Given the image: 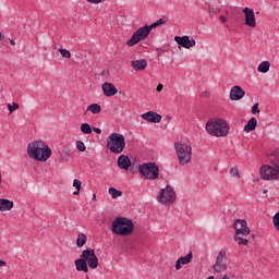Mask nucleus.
Segmentation results:
<instances>
[{
	"label": "nucleus",
	"mask_w": 279,
	"mask_h": 279,
	"mask_svg": "<svg viewBox=\"0 0 279 279\" xmlns=\"http://www.w3.org/2000/svg\"><path fill=\"white\" fill-rule=\"evenodd\" d=\"M4 36H3V33H0V43L1 40H3Z\"/></svg>",
	"instance_id": "49530a36"
},
{
	"label": "nucleus",
	"mask_w": 279,
	"mask_h": 279,
	"mask_svg": "<svg viewBox=\"0 0 279 279\" xmlns=\"http://www.w3.org/2000/svg\"><path fill=\"white\" fill-rule=\"evenodd\" d=\"M131 66L134 69V71H145V69H147V60L140 59L131 61Z\"/></svg>",
	"instance_id": "4be33fe9"
},
{
	"label": "nucleus",
	"mask_w": 279,
	"mask_h": 279,
	"mask_svg": "<svg viewBox=\"0 0 279 279\" xmlns=\"http://www.w3.org/2000/svg\"><path fill=\"white\" fill-rule=\"evenodd\" d=\"M174 151L181 167H184L191 162L193 158V145L191 142L186 140L175 142Z\"/></svg>",
	"instance_id": "7ed1b4c3"
},
{
	"label": "nucleus",
	"mask_w": 279,
	"mask_h": 279,
	"mask_svg": "<svg viewBox=\"0 0 279 279\" xmlns=\"http://www.w3.org/2000/svg\"><path fill=\"white\" fill-rule=\"evenodd\" d=\"M270 163L279 171V150L270 156Z\"/></svg>",
	"instance_id": "c85d7f7f"
},
{
	"label": "nucleus",
	"mask_w": 279,
	"mask_h": 279,
	"mask_svg": "<svg viewBox=\"0 0 279 279\" xmlns=\"http://www.w3.org/2000/svg\"><path fill=\"white\" fill-rule=\"evenodd\" d=\"M256 125H258V120H256V118H251L244 126V132H254Z\"/></svg>",
	"instance_id": "5701e85b"
},
{
	"label": "nucleus",
	"mask_w": 279,
	"mask_h": 279,
	"mask_svg": "<svg viewBox=\"0 0 279 279\" xmlns=\"http://www.w3.org/2000/svg\"><path fill=\"white\" fill-rule=\"evenodd\" d=\"M86 241H88V236L84 233H78L76 238V246L84 247V245H86Z\"/></svg>",
	"instance_id": "a878e982"
},
{
	"label": "nucleus",
	"mask_w": 279,
	"mask_h": 279,
	"mask_svg": "<svg viewBox=\"0 0 279 279\" xmlns=\"http://www.w3.org/2000/svg\"><path fill=\"white\" fill-rule=\"evenodd\" d=\"M245 97V90L239 86L235 85L230 90V99L231 101H241Z\"/></svg>",
	"instance_id": "2eb2a0df"
},
{
	"label": "nucleus",
	"mask_w": 279,
	"mask_h": 279,
	"mask_svg": "<svg viewBox=\"0 0 279 279\" xmlns=\"http://www.w3.org/2000/svg\"><path fill=\"white\" fill-rule=\"evenodd\" d=\"M76 148L78 149V151H86V145H84V142L82 141L76 142Z\"/></svg>",
	"instance_id": "f704fd0d"
},
{
	"label": "nucleus",
	"mask_w": 279,
	"mask_h": 279,
	"mask_svg": "<svg viewBox=\"0 0 279 279\" xmlns=\"http://www.w3.org/2000/svg\"><path fill=\"white\" fill-rule=\"evenodd\" d=\"M193 260V253L190 252L187 255L180 257L175 263V269L177 271H180L182 269V265H189Z\"/></svg>",
	"instance_id": "6ab92c4d"
},
{
	"label": "nucleus",
	"mask_w": 279,
	"mask_h": 279,
	"mask_svg": "<svg viewBox=\"0 0 279 279\" xmlns=\"http://www.w3.org/2000/svg\"><path fill=\"white\" fill-rule=\"evenodd\" d=\"M111 231L119 236H130L134 232V222L126 217H117L111 223Z\"/></svg>",
	"instance_id": "20e7f679"
},
{
	"label": "nucleus",
	"mask_w": 279,
	"mask_h": 279,
	"mask_svg": "<svg viewBox=\"0 0 279 279\" xmlns=\"http://www.w3.org/2000/svg\"><path fill=\"white\" fill-rule=\"evenodd\" d=\"M272 223L276 230L279 232V211L272 217Z\"/></svg>",
	"instance_id": "2f4dec72"
},
{
	"label": "nucleus",
	"mask_w": 279,
	"mask_h": 279,
	"mask_svg": "<svg viewBox=\"0 0 279 279\" xmlns=\"http://www.w3.org/2000/svg\"><path fill=\"white\" fill-rule=\"evenodd\" d=\"M101 89H102L105 97H114V95H117V93H119V89H117L114 84L108 83V82H105L101 85Z\"/></svg>",
	"instance_id": "f3484780"
},
{
	"label": "nucleus",
	"mask_w": 279,
	"mask_h": 279,
	"mask_svg": "<svg viewBox=\"0 0 279 279\" xmlns=\"http://www.w3.org/2000/svg\"><path fill=\"white\" fill-rule=\"evenodd\" d=\"M175 199V190H173L171 185H167L165 189H161L157 196V202H159V204H162L163 206H171V204H173Z\"/></svg>",
	"instance_id": "6e6552de"
},
{
	"label": "nucleus",
	"mask_w": 279,
	"mask_h": 279,
	"mask_svg": "<svg viewBox=\"0 0 279 279\" xmlns=\"http://www.w3.org/2000/svg\"><path fill=\"white\" fill-rule=\"evenodd\" d=\"M73 186L74 189H76V191H82V181H80L78 179H74Z\"/></svg>",
	"instance_id": "c9c22d12"
},
{
	"label": "nucleus",
	"mask_w": 279,
	"mask_h": 279,
	"mask_svg": "<svg viewBox=\"0 0 279 279\" xmlns=\"http://www.w3.org/2000/svg\"><path fill=\"white\" fill-rule=\"evenodd\" d=\"M233 229L235 230V235L242 234V236H250L251 231L245 219L235 220L233 222Z\"/></svg>",
	"instance_id": "f8f14e48"
},
{
	"label": "nucleus",
	"mask_w": 279,
	"mask_h": 279,
	"mask_svg": "<svg viewBox=\"0 0 279 279\" xmlns=\"http://www.w3.org/2000/svg\"><path fill=\"white\" fill-rule=\"evenodd\" d=\"M228 269V260L226 259V251H220L216 257V263L214 264V271L216 274H221Z\"/></svg>",
	"instance_id": "9b49d317"
},
{
	"label": "nucleus",
	"mask_w": 279,
	"mask_h": 279,
	"mask_svg": "<svg viewBox=\"0 0 279 279\" xmlns=\"http://www.w3.org/2000/svg\"><path fill=\"white\" fill-rule=\"evenodd\" d=\"M106 147L111 154H122V151L125 149V136L120 133H111L107 137Z\"/></svg>",
	"instance_id": "423d86ee"
},
{
	"label": "nucleus",
	"mask_w": 279,
	"mask_h": 279,
	"mask_svg": "<svg viewBox=\"0 0 279 279\" xmlns=\"http://www.w3.org/2000/svg\"><path fill=\"white\" fill-rule=\"evenodd\" d=\"M174 40L177 44H179L181 47H183V49H191V47H195V45H197L195 39L194 38L191 39V37H189V35H184L182 37L175 36Z\"/></svg>",
	"instance_id": "ddd939ff"
},
{
	"label": "nucleus",
	"mask_w": 279,
	"mask_h": 279,
	"mask_svg": "<svg viewBox=\"0 0 279 279\" xmlns=\"http://www.w3.org/2000/svg\"><path fill=\"white\" fill-rule=\"evenodd\" d=\"M206 132H208L210 136H216L217 138H220L226 136L227 134H230V126H228V123L222 119H210L206 123Z\"/></svg>",
	"instance_id": "39448f33"
},
{
	"label": "nucleus",
	"mask_w": 279,
	"mask_h": 279,
	"mask_svg": "<svg viewBox=\"0 0 279 279\" xmlns=\"http://www.w3.org/2000/svg\"><path fill=\"white\" fill-rule=\"evenodd\" d=\"M9 41H10V45H12V47L16 46V41H14V39H9Z\"/></svg>",
	"instance_id": "79ce46f5"
},
{
	"label": "nucleus",
	"mask_w": 279,
	"mask_h": 279,
	"mask_svg": "<svg viewBox=\"0 0 279 279\" xmlns=\"http://www.w3.org/2000/svg\"><path fill=\"white\" fill-rule=\"evenodd\" d=\"M93 130H94V132H95L96 134H101V129H99V128H93Z\"/></svg>",
	"instance_id": "ea45409f"
},
{
	"label": "nucleus",
	"mask_w": 279,
	"mask_h": 279,
	"mask_svg": "<svg viewBox=\"0 0 279 279\" xmlns=\"http://www.w3.org/2000/svg\"><path fill=\"white\" fill-rule=\"evenodd\" d=\"M27 154L32 160L47 162V159L51 158V148L43 141H34L27 145Z\"/></svg>",
	"instance_id": "f257e3e1"
},
{
	"label": "nucleus",
	"mask_w": 279,
	"mask_h": 279,
	"mask_svg": "<svg viewBox=\"0 0 279 279\" xmlns=\"http://www.w3.org/2000/svg\"><path fill=\"white\" fill-rule=\"evenodd\" d=\"M8 108H9L10 114H12L14 112V110H19V104H16V102H13L12 105L8 104Z\"/></svg>",
	"instance_id": "72a5a7b5"
},
{
	"label": "nucleus",
	"mask_w": 279,
	"mask_h": 279,
	"mask_svg": "<svg viewBox=\"0 0 279 279\" xmlns=\"http://www.w3.org/2000/svg\"><path fill=\"white\" fill-rule=\"evenodd\" d=\"M221 279H230L228 275H225Z\"/></svg>",
	"instance_id": "de8ad7c7"
},
{
	"label": "nucleus",
	"mask_w": 279,
	"mask_h": 279,
	"mask_svg": "<svg viewBox=\"0 0 279 279\" xmlns=\"http://www.w3.org/2000/svg\"><path fill=\"white\" fill-rule=\"evenodd\" d=\"M270 66H271V63L269 61H263L259 63L257 71L258 73H268Z\"/></svg>",
	"instance_id": "393cba45"
},
{
	"label": "nucleus",
	"mask_w": 279,
	"mask_h": 279,
	"mask_svg": "<svg viewBox=\"0 0 279 279\" xmlns=\"http://www.w3.org/2000/svg\"><path fill=\"white\" fill-rule=\"evenodd\" d=\"M230 175H231V178H241V173L239 172V168L238 167H232L230 169Z\"/></svg>",
	"instance_id": "7c9ffc66"
},
{
	"label": "nucleus",
	"mask_w": 279,
	"mask_h": 279,
	"mask_svg": "<svg viewBox=\"0 0 279 279\" xmlns=\"http://www.w3.org/2000/svg\"><path fill=\"white\" fill-rule=\"evenodd\" d=\"M5 265H8V263H5L4 260H0V267H5Z\"/></svg>",
	"instance_id": "37998d69"
},
{
	"label": "nucleus",
	"mask_w": 279,
	"mask_h": 279,
	"mask_svg": "<svg viewBox=\"0 0 279 279\" xmlns=\"http://www.w3.org/2000/svg\"><path fill=\"white\" fill-rule=\"evenodd\" d=\"M141 117L142 119H144V121H148V123H160V121H162V116H160L156 111H147Z\"/></svg>",
	"instance_id": "dca6fc26"
},
{
	"label": "nucleus",
	"mask_w": 279,
	"mask_h": 279,
	"mask_svg": "<svg viewBox=\"0 0 279 279\" xmlns=\"http://www.w3.org/2000/svg\"><path fill=\"white\" fill-rule=\"evenodd\" d=\"M234 241L238 243V245H248L250 240H247L246 236H243V234L234 235Z\"/></svg>",
	"instance_id": "cd10ccee"
},
{
	"label": "nucleus",
	"mask_w": 279,
	"mask_h": 279,
	"mask_svg": "<svg viewBox=\"0 0 279 279\" xmlns=\"http://www.w3.org/2000/svg\"><path fill=\"white\" fill-rule=\"evenodd\" d=\"M74 265L76 267V271H84V274H88V264L85 259L80 256V258L75 259Z\"/></svg>",
	"instance_id": "aec40b11"
},
{
	"label": "nucleus",
	"mask_w": 279,
	"mask_h": 279,
	"mask_svg": "<svg viewBox=\"0 0 279 279\" xmlns=\"http://www.w3.org/2000/svg\"><path fill=\"white\" fill-rule=\"evenodd\" d=\"M262 180H278L279 170L269 165H264L260 168Z\"/></svg>",
	"instance_id": "9d476101"
},
{
	"label": "nucleus",
	"mask_w": 279,
	"mask_h": 279,
	"mask_svg": "<svg viewBox=\"0 0 279 279\" xmlns=\"http://www.w3.org/2000/svg\"><path fill=\"white\" fill-rule=\"evenodd\" d=\"M81 132L83 134H93V128H90V124H88V123H82L81 124Z\"/></svg>",
	"instance_id": "c756f323"
},
{
	"label": "nucleus",
	"mask_w": 279,
	"mask_h": 279,
	"mask_svg": "<svg viewBox=\"0 0 279 279\" xmlns=\"http://www.w3.org/2000/svg\"><path fill=\"white\" fill-rule=\"evenodd\" d=\"M108 193L111 195L112 199L123 196V192L121 190H117L116 187H109Z\"/></svg>",
	"instance_id": "bb28decb"
},
{
	"label": "nucleus",
	"mask_w": 279,
	"mask_h": 279,
	"mask_svg": "<svg viewBox=\"0 0 279 279\" xmlns=\"http://www.w3.org/2000/svg\"><path fill=\"white\" fill-rule=\"evenodd\" d=\"M251 112H252V114H258V113H260V109H258V102H256V104L252 107Z\"/></svg>",
	"instance_id": "e433bc0d"
},
{
	"label": "nucleus",
	"mask_w": 279,
	"mask_h": 279,
	"mask_svg": "<svg viewBox=\"0 0 279 279\" xmlns=\"http://www.w3.org/2000/svg\"><path fill=\"white\" fill-rule=\"evenodd\" d=\"M14 208V202L8 198H0V213H8Z\"/></svg>",
	"instance_id": "412c9836"
},
{
	"label": "nucleus",
	"mask_w": 279,
	"mask_h": 279,
	"mask_svg": "<svg viewBox=\"0 0 279 279\" xmlns=\"http://www.w3.org/2000/svg\"><path fill=\"white\" fill-rule=\"evenodd\" d=\"M87 3H94V4H97V3H101V1L104 0H86Z\"/></svg>",
	"instance_id": "4c0bfd02"
},
{
	"label": "nucleus",
	"mask_w": 279,
	"mask_h": 279,
	"mask_svg": "<svg viewBox=\"0 0 279 279\" xmlns=\"http://www.w3.org/2000/svg\"><path fill=\"white\" fill-rule=\"evenodd\" d=\"M59 53H61V56L63 58H71V51H69L68 49H64V48H60L59 49Z\"/></svg>",
	"instance_id": "473e14b6"
},
{
	"label": "nucleus",
	"mask_w": 279,
	"mask_h": 279,
	"mask_svg": "<svg viewBox=\"0 0 279 279\" xmlns=\"http://www.w3.org/2000/svg\"><path fill=\"white\" fill-rule=\"evenodd\" d=\"M86 279H89L88 275H86Z\"/></svg>",
	"instance_id": "8fccbe9b"
},
{
	"label": "nucleus",
	"mask_w": 279,
	"mask_h": 279,
	"mask_svg": "<svg viewBox=\"0 0 279 279\" xmlns=\"http://www.w3.org/2000/svg\"><path fill=\"white\" fill-rule=\"evenodd\" d=\"M162 88H165V86L162 84H159L157 86V93H160L162 90Z\"/></svg>",
	"instance_id": "58836bf2"
},
{
	"label": "nucleus",
	"mask_w": 279,
	"mask_h": 279,
	"mask_svg": "<svg viewBox=\"0 0 279 279\" xmlns=\"http://www.w3.org/2000/svg\"><path fill=\"white\" fill-rule=\"evenodd\" d=\"M118 167L119 169H124V171H128L130 167H132V160L128 157V155H120L118 158Z\"/></svg>",
	"instance_id": "a211bd4d"
},
{
	"label": "nucleus",
	"mask_w": 279,
	"mask_h": 279,
	"mask_svg": "<svg viewBox=\"0 0 279 279\" xmlns=\"http://www.w3.org/2000/svg\"><path fill=\"white\" fill-rule=\"evenodd\" d=\"M86 112H92V114H99L101 112V105L94 102L87 107L85 114Z\"/></svg>",
	"instance_id": "b1692460"
},
{
	"label": "nucleus",
	"mask_w": 279,
	"mask_h": 279,
	"mask_svg": "<svg viewBox=\"0 0 279 279\" xmlns=\"http://www.w3.org/2000/svg\"><path fill=\"white\" fill-rule=\"evenodd\" d=\"M167 23V17H161L157 22L145 25L140 27L137 31H135L132 35V37L126 41L128 47H135V45H138L141 40H145L149 34H151V29L155 27H159V25H165Z\"/></svg>",
	"instance_id": "f03ea898"
},
{
	"label": "nucleus",
	"mask_w": 279,
	"mask_h": 279,
	"mask_svg": "<svg viewBox=\"0 0 279 279\" xmlns=\"http://www.w3.org/2000/svg\"><path fill=\"white\" fill-rule=\"evenodd\" d=\"M81 258L85 259L87 266L90 269H97V267H99V258L97 257V255L95 254V250L93 248L84 250L81 254Z\"/></svg>",
	"instance_id": "1a4fd4ad"
},
{
	"label": "nucleus",
	"mask_w": 279,
	"mask_h": 279,
	"mask_svg": "<svg viewBox=\"0 0 279 279\" xmlns=\"http://www.w3.org/2000/svg\"><path fill=\"white\" fill-rule=\"evenodd\" d=\"M263 193H264V194H267V193H268V191H267V190H264V191H263Z\"/></svg>",
	"instance_id": "09e8293b"
},
{
	"label": "nucleus",
	"mask_w": 279,
	"mask_h": 279,
	"mask_svg": "<svg viewBox=\"0 0 279 279\" xmlns=\"http://www.w3.org/2000/svg\"><path fill=\"white\" fill-rule=\"evenodd\" d=\"M243 14L245 25H247V27H256V15L254 14V9L246 7L243 9Z\"/></svg>",
	"instance_id": "4468645a"
},
{
	"label": "nucleus",
	"mask_w": 279,
	"mask_h": 279,
	"mask_svg": "<svg viewBox=\"0 0 279 279\" xmlns=\"http://www.w3.org/2000/svg\"><path fill=\"white\" fill-rule=\"evenodd\" d=\"M73 195H80V190L74 191Z\"/></svg>",
	"instance_id": "a18cd8bd"
},
{
	"label": "nucleus",
	"mask_w": 279,
	"mask_h": 279,
	"mask_svg": "<svg viewBox=\"0 0 279 279\" xmlns=\"http://www.w3.org/2000/svg\"><path fill=\"white\" fill-rule=\"evenodd\" d=\"M219 20L221 21V23H226V21H228L223 15H220Z\"/></svg>",
	"instance_id": "a19ab883"
},
{
	"label": "nucleus",
	"mask_w": 279,
	"mask_h": 279,
	"mask_svg": "<svg viewBox=\"0 0 279 279\" xmlns=\"http://www.w3.org/2000/svg\"><path fill=\"white\" fill-rule=\"evenodd\" d=\"M138 173L142 178H145V180H158L160 175V167L157 166L154 161H148L142 165H138L137 167Z\"/></svg>",
	"instance_id": "0eeeda50"
},
{
	"label": "nucleus",
	"mask_w": 279,
	"mask_h": 279,
	"mask_svg": "<svg viewBox=\"0 0 279 279\" xmlns=\"http://www.w3.org/2000/svg\"><path fill=\"white\" fill-rule=\"evenodd\" d=\"M93 202H96L97 201V194H93Z\"/></svg>",
	"instance_id": "c03bdc74"
}]
</instances>
